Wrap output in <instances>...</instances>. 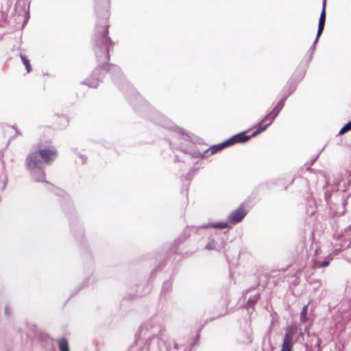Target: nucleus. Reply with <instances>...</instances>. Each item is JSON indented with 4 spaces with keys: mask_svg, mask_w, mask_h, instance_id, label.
Returning <instances> with one entry per match:
<instances>
[{
    "mask_svg": "<svg viewBox=\"0 0 351 351\" xmlns=\"http://www.w3.org/2000/svg\"><path fill=\"white\" fill-rule=\"evenodd\" d=\"M43 163L38 150L31 152L25 159L26 166L30 170L42 169Z\"/></svg>",
    "mask_w": 351,
    "mask_h": 351,
    "instance_id": "nucleus-3",
    "label": "nucleus"
},
{
    "mask_svg": "<svg viewBox=\"0 0 351 351\" xmlns=\"http://www.w3.org/2000/svg\"><path fill=\"white\" fill-rule=\"evenodd\" d=\"M252 137H254L252 136V134L250 136H247L245 134V133H239L238 134H236L231 137L230 138L223 141L221 143L215 145L211 146L209 149H208L205 152V154L207 156L213 155L218 152L231 146L237 143H245L247 142L248 140H250Z\"/></svg>",
    "mask_w": 351,
    "mask_h": 351,
    "instance_id": "nucleus-1",
    "label": "nucleus"
},
{
    "mask_svg": "<svg viewBox=\"0 0 351 351\" xmlns=\"http://www.w3.org/2000/svg\"><path fill=\"white\" fill-rule=\"evenodd\" d=\"M351 130V121L346 123L339 131V134H343L348 131Z\"/></svg>",
    "mask_w": 351,
    "mask_h": 351,
    "instance_id": "nucleus-13",
    "label": "nucleus"
},
{
    "mask_svg": "<svg viewBox=\"0 0 351 351\" xmlns=\"http://www.w3.org/2000/svg\"><path fill=\"white\" fill-rule=\"evenodd\" d=\"M44 179H45V177L43 178V179L40 180V181H44Z\"/></svg>",
    "mask_w": 351,
    "mask_h": 351,
    "instance_id": "nucleus-17",
    "label": "nucleus"
},
{
    "mask_svg": "<svg viewBox=\"0 0 351 351\" xmlns=\"http://www.w3.org/2000/svg\"><path fill=\"white\" fill-rule=\"evenodd\" d=\"M247 213V211L246 210V208L245 205L242 204L239 206V207L237 209L232 211L228 217L229 221L232 224L239 223L246 216Z\"/></svg>",
    "mask_w": 351,
    "mask_h": 351,
    "instance_id": "nucleus-5",
    "label": "nucleus"
},
{
    "mask_svg": "<svg viewBox=\"0 0 351 351\" xmlns=\"http://www.w3.org/2000/svg\"><path fill=\"white\" fill-rule=\"evenodd\" d=\"M283 106L284 102L282 101H279L274 110L267 116H265V117L262 120L261 123H260L256 130L253 132L252 136H256L262 132L265 131L267 128L274 121Z\"/></svg>",
    "mask_w": 351,
    "mask_h": 351,
    "instance_id": "nucleus-2",
    "label": "nucleus"
},
{
    "mask_svg": "<svg viewBox=\"0 0 351 351\" xmlns=\"http://www.w3.org/2000/svg\"><path fill=\"white\" fill-rule=\"evenodd\" d=\"M206 248H208V249H211V248H212V247H211V245H206Z\"/></svg>",
    "mask_w": 351,
    "mask_h": 351,
    "instance_id": "nucleus-16",
    "label": "nucleus"
},
{
    "mask_svg": "<svg viewBox=\"0 0 351 351\" xmlns=\"http://www.w3.org/2000/svg\"><path fill=\"white\" fill-rule=\"evenodd\" d=\"M21 58L23 63L25 66L26 70L27 73H30L32 71V67L29 61L25 58V56L21 55Z\"/></svg>",
    "mask_w": 351,
    "mask_h": 351,
    "instance_id": "nucleus-12",
    "label": "nucleus"
},
{
    "mask_svg": "<svg viewBox=\"0 0 351 351\" xmlns=\"http://www.w3.org/2000/svg\"><path fill=\"white\" fill-rule=\"evenodd\" d=\"M38 152L44 163L51 164L58 156V152L56 148H43L38 149Z\"/></svg>",
    "mask_w": 351,
    "mask_h": 351,
    "instance_id": "nucleus-6",
    "label": "nucleus"
},
{
    "mask_svg": "<svg viewBox=\"0 0 351 351\" xmlns=\"http://www.w3.org/2000/svg\"><path fill=\"white\" fill-rule=\"evenodd\" d=\"M326 0H324L323 3V8L320 14L319 20V24H318V29H317V39L319 38V37L322 34L324 25H325V21H326Z\"/></svg>",
    "mask_w": 351,
    "mask_h": 351,
    "instance_id": "nucleus-7",
    "label": "nucleus"
},
{
    "mask_svg": "<svg viewBox=\"0 0 351 351\" xmlns=\"http://www.w3.org/2000/svg\"><path fill=\"white\" fill-rule=\"evenodd\" d=\"M60 351H70L69 343L66 338L62 337L58 341Z\"/></svg>",
    "mask_w": 351,
    "mask_h": 351,
    "instance_id": "nucleus-10",
    "label": "nucleus"
},
{
    "mask_svg": "<svg viewBox=\"0 0 351 351\" xmlns=\"http://www.w3.org/2000/svg\"><path fill=\"white\" fill-rule=\"evenodd\" d=\"M68 119L64 115H58L54 117L53 123L59 128H65L68 125Z\"/></svg>",
    "mask_w": 351,
    "mask_h": 351,
    "instance_id": "nucleus-8",
    "label": "nucleus"
},
{
    "mask_svg": "<svg viewBox=\"0 0 351 351\" xmlns=\"http://www.w3.org/2000/svg\"><path fill=\"white\" fill-rule=\"evenodd\" d=\"M307 314H308V304L304 306V308L301 312L300 319H301L302 322L304 323L307 321V319H308Z\"/></svg>",
    "mask_w": 351,
    "mask_h": 351,
    "instance_id": "nucleus-11",
    "label": "nucleus"
},
{
    "mask_svg": "<svg viewBox=\"0 0 351 351\" xmlns=\"http://www.w3.org/2000/svg\"><path fill=\"white\" fill-rule=\"evenodd\" d=\"M108 34V28L106 26L102 27L100 31V34L97 36V40L99 42L101 40L104 44L107 45L108 39L107 38V34Z\"/></svg>",
    "mask_w": 351,
    "mask_h": 351,
    "instance_id": "nucleus-9",
    "label": "nucleus"
},
{
    "mask_svg": "<svg viewBox=\"0 0 351 351\" xmlns=\"http://www.w3.org/2000/svg\"><path fill=\"white\" fill-rule=\"evenodd\" d=\"M330 264L329 261H324L323 263H320L319 265L317 264V267H324L326 266H328Z\"/></svg>",
    "mask_w": 351,
    "mask_h": 351,
    "instance_id": "nucleus-15",
    "label": "nucleus"
},
{
    "mask_svg": "<svg viewBox=\"0 0 351 351\" xmlns=\"http://www.w3.org/2000/svg\"><path fill=\"white\" fill-rule=\"evenodd\" d=\"M211 226L215 228L223 229L228 227V223L227 222H221L213 224Z\"/></svg>",
    "mask_w": 351,
    "mask_h": 351,
    "instance_id": "nucleus-14",
    "label": "nucleus"
},
{
    "mask_svg": "<svg viewBox=\"0 0 351 351\" xmlns=\"http://www.w3.org/2000/svg\"><path fill=\"white\" fill-rule=\"evenodd\" d=\"M297 332V328L294 325L287 327L281 351H291L293 348V339Z\"/></svg>",
    "mask_w": 351,
    "mask_h": 351,
    "instance_id": "nucleus-4",
    "label": "nucleus"
}]
</instances>
